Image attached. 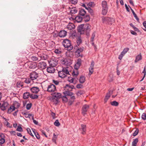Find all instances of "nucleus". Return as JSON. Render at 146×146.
Returning a JSON list of instances; mask_svg holds the SVG:
<instances>
[{
	"label": "nucleus",
	"mask_w": 146,
	"mask_h": 146,
	"mask_svg": "<svg viewBox=\"0 0 146 146\" xmlns=\"http://www.w3.org/2000/svg\"><path fill=\"white\" fill-rule=\"evenodd\" d=\"M89 106L87 104L84 105L82 108V113L84 115L86 114V112L89 108Z\"/></svg>",
	"instance_id": "ddd939ff"
},
{
	"label": "nucleus",
	"mask_w": 146,
	"mask_h": 146,
	"mask_svg": "<svg viewBox=\"0 0 146 146\" xmlns=\"http://www.w3.org/2000/svg\"><path fill=\"white\" fill-rule=\"evenodd\" d=\"M57 138V135H56L55 134V133L53 134V136L52 137V140L55 143H56V140Z\"/></svg>",
	"instance_id": "58836bf2"
},
{
	"label": "nucleus",
	"mask_w": 146,
	"mask_h": 146,
	"mask_svg": "<svg viewBox=\"0 0 146 146\" xmlns=\"http://www.w3.org/2000/svg\"><path fill=\"white\" fill-rule=\"evenodd\" d=\"M9 105L8 103L7 102H4L3 104L1 105V109L2 110L4 111L5 110Z\"/></svg>",
	"instance_id": "dca6fc26"
},
{
	"label": "nucleus",
	"mask_w": 146,
	"mask_h": 146,
	"mask_svg": "<svg viewBox=\"0 0 146 146\" xmlns=\"http://www.w3.org/2000/svg\"><path fill=\"white\" fill-rule=\"evenodd\" d=\"M17 130L19 132H21L23 131V129L21 126L19 125L17 129Z\"/></svg>",
	"instance_id": "09e8293b"
},
{
	"label": "nucleus",
	"mask_w": 146,
	"mask_h": 146,
	"mask_svg": "<svg viewBox=\"0 0 146 146\" xmlns=\"http://www.w3.org/2000/svg\"><path fill=\"white\" fill-rule=\"evenodd\" d=\"M138 141V138H136L134 139L132 142V146H136L137 143Z\"/></svg>",
	"instance_id": "473e14b6"
},
{
	"label": "nucleus",
	"mask_w": 146,
	"mask_h": 146,
	"mask_svg": "<svg viewBox=\"0 0 146 146\" xmlns=\"http://www.w3.org/2000/svg\"><path fill=\"white\" fill-rule=\"evenodd\" d=\"M54 67V66H49V67L47 68V72L51 73H54L55 70V69Z\"/></svg>",
	"instance_id": "a211bd4d"
},
{
	"label": "nucleus",
	"mask_w": 146,
	"mask_h": 146,
	"mask_svg": "<svg viewBox=\"0 0 146 146\" xmlns=\"http://www.w3.org/2000/svg\"><path fill=\"white\" fill-rule=\"evenodd\" d=\"M82 18L80 16H78L75 18V19L76 22L77 23H80L82 21Z\"/></svg>",
	"instance_id": "cd10ccee"
},
{
	"label": "nucleus",
	"mask_w": 146,
	"mask_h": 146,
	"mask_svg": "<svg viewBox=\"0 0 146 146\" xmlns=\"http://www.w3.org/2000/svg\"><path fill=\"white\" fill-rule=\"evenodd\" d=\"M83 19L86 22H88L90 20V17L89 15H86L84 17Z\"/></svg>",
	"instance_id": "f704fd0d"
},
{
	"label": "nucleus",
	"mask_w": 146,
	"mask_h": 146,
	"mask_svg": "<svg viewBox=\"0 0 146 146\" xmlns=\"http://www.w3.org/2000/svg\"><path fill=\"white\" fill-rule=\"evenodd\" d=\"M83 49L82 48H80L78 49L76 52V54H77V56H80V53L83 51Z\"/></svg>",
	"instance_id": "c756f323"
},
{
	"label": "nucleus",
	"mask_w": 146,
	"mask_h": 146,
	"mask_svg": "<svg viewBox=\"0 0 146 146\" xmlns=\"http://www.w3.org/2000/svg\"><path fill=\"white\" fill-rule=\"evenodd\" d=\"M77 11V10L75 8H72L70 11V13L71 14H75Z\"/></svg>",
	"instance_id": "c03bdc74"
},
{
	"label": "nucleus",
	"mask_w": 146,
	"mask_h": 146,
	"mask_svg": "<svg viewBox=\"0 0 146 146\" xmlns=\"http://www.w3.org/2000/svg\"><path fill=\"white\" fill-rule=\"evenodd\" d=\"M130 32L133 35H137V33H136L133 30H131L130 31Z\"/></svg>",
	"instance_id": "338daca9"
},
{
	"label": "nucleus",
	"mask_w": 146,
	"mask_h": 146,
	"mask_svg": "<svg viewBox=\"0 0 146 146\" xmlns=\"http://www.w3.org/2000/svg\"><path fill=\"white\" fill-rule=\"evenodd\" d=\"M102 13L103 15H105L107 13L108 9L107 2L106 1H102Z\"/></svg>",
	"instance_id": "20e7f679"
},
{
	"label": "nucleus",
	"mask_w": 146,
	"mask_h": 146,
	"mask_svg": "<svg viewBox=\"0 0 146 146\" xmlns=\"http://www.w3.org/2000/svg\"><path fill=\"white\" fill-rule=\"evenodd\" d=\"M32 106L31 103L27 104L26 105V108L27 110H29L31 108Z\"/></svg>",
	"instance_id": "49530a36"
},
{
	"label": "nucleus",
	"mask_w": 146,
	"mask_h": 146,
	"mask_svg": "<svg viewBox=\"0 0 146 146\" xmlns=\"http://www.w3.org/2000/svg\"><path fill=\"white\" fill-rule=\"evenodd\" d=\"M82 62L80 58H78L77 60V62L74 65V68L75 69L77 70L78 69L80 66Z\"/></svg>",
	"instance_id": "f3484780"
},
{
	"label": "nucleus",
	"mask_w": 146,
	"mask_h": 146,
	"mask_svg": "<svg viewBox=\"0 0 146 146\" xmlns=\"http://www.w3.org/2000/svg\"><path fill=\"white\" fill-rule=\"evenodd\" d=\"M30 94L29 92H26L24 93L23 95V98L24 99H26L30 97Z\"/></svg>",
	"instance_id": "c85d7f7f"
},
{
	"label": "nucleus",
	"mask_w": 146,
	"mask_h": 146,
	"mask_svg": "<svg viewBox=\"0 0 146 146\" xmlns=\"http://www.w3.org/2000/svg\"><path fill=\"white\" fill-rule=\"evenodd\" d=\"M26 66L30 69H34L37 66L35 62H28L25 63Z\"/></svg>",
	"instance_id": "0eeeda50"
},
{
	"label": "nucleus",
	"mask_w": 146,
	"mask_h": 146,
	"mask_svg": "<svg viewBox=\"0 0 146 146\" xmlns=\"http://www.w3.org/2000/svg\"><path fill=\"white\" fill-rule=\"evenodd\" d=\"M76 42L78 46H79L81 43L82 42V40L81 39V37L80 36L78 37L77 38Z\"/></svg>",
	"instance_id": "2f4dec72"
},
{
	"label": "nucleus",
	"mask_w": 146,
	"mask_h": 146,
	"mask_svg": "<svg viewBox=\"0 0 146 146\" xmlns=\"http://www.w3.org/2000/svg\"><path fill=\"white\" fill-rule=\"evenodd\" d=\"M52 82L56 85H58L59 83V82L58 81L54 80H52Z\"/></svg>",
	"instance_id": "052dcab7"
},
{
	"label": "nucleus",
	"mask_w": 146,
	"mask_h": 146,
	"mask_svg": "<svg viewBox=\"0 0 146 146\" xmlns=\"http://www.w3.org/2000/svg\"><path fill=\"white\" fill-rule=\"evenodd\" d=\"M111 104L113 106H116L118 105V103L116 101H113L110 102Z\"/></svg>",
	"instance_id": "c9c22d12"
},
{
	"label": "nucleus",
	"mask_w": 146,
	"mask_h": 146,
	"mask_svg": "<svg viewBox=\"0 0 146 146\" xmlns=\"http://www.w3.org/2000/svg\"><path fill=\"white\" fill-rule=\"evenodd\" d=\"M81 127L80 128V130L82 131V134H84L86 131V125L83 124H82L81 125Z\"/></svg>",
	"instance_id": "412c9836"
},
{
	"label": "nucleus",
	"mask_w": 146,
	"mask_h": 146,
	"mask_svg": "<svg viewBox=\"0 0 146 146\" xmlns=\"http://www.w3.org/2000/svg\"><path fill=\"white\" fill-rule=\"evenodd\" d=\"M5 141V140L4 138H1L0 139V144L1 145L4 143Z\"/></svg>",
	"instance_id": "4d7b16f0"
},
{
	"label": "nucleus",
	"mask_w": 146,
	"mask_h": 146,
	"mask_svg": "<svg viewBox=\"0 0 146 146\" xmlns=\"http://www.w3.org/2000/svg\"><path fill=\"white\" fill-rule=\"evenodd\" d=\"M139 129H137L133 133V135L135 136L137 135L138 133Z\"/></svg>",
	"instance_id": "6e6d98bb"
},
{
	"label": "nucleus",
	"mask_w": 146,
	"mask_h": 146,
	"mask_svg": "<svg viewBox=\"0 0 146 146\" xmlns=\"http://www.w3.org/2000/svg\"><path fill=\"white\" fill-rule=\"evenodd\" d=\"M31 59L33 61L39 60L38 56H33L31 57Z\"/></svg>",
	"instance_id": "e433bc0d"
},
{
	"label": "nucleus",
	"mask_w": 146,
	"mask_h": 146,
	"mask_svg": "<svg viewBox=\"0 0 146 146\" xmlns=\"http://www.w3.org/2000/svg\"><path fill=\"white\" fill-rule=\"evenodd\" d=\"M31 92L35 94H36L40 90L38 87H33L30 89Z\"/></svg>",
	"instance_id": "6ab92c4d"
},
{
	"label": "nucleus",
	"mask_w": 146,
	"mask_h": 146,
	"mask_svg": "<svg viewBox=\"0 0 146 146\" xmlns=\"http://www.w3.org/2000/svg\"><path fill=\"white\" fill-rule=\"evenodd\" d=\"M110 20V18L108 17H103L102 18V21L103 23H108L109 21Z\"/></svg>",
	"instance_id": "b1692460"
},
{
	"label": "nucleus",
	"mask_w": 146,
	"mask_h": 146,
	"mask_svg": "<svg viewBox=\"0 0 146 146\" xmlns=\"http://www.w3.org/2000/svg\"><path fill=\"white\" fill-rule=\"evenodd\" d=\"M86 11L84 9H80L79 13V15L82 16H84L86 15Z\"/></svg>",
	"instance_id": "bb28decb"
},
{
	"label": "nucleus",
	"mask_w": 146,
	"mask_h": 146,
	"mask_svg": "<svg viewBox=\"0 0 146 146\" xmlns=\"http://www.w3.org/2000/svg\"><path fill=\"white\" fill-rule=\"evenodd\" d=\"M61 62L62 64L66 66H69L71 64L70 60L66 58L62 59Z\"/></svg>",
	"instance_id": "9b49d317"
},
{
	"label": "nucleus",
	"mask_w": 146,
	"mask_h": 146,
	"mask_svg": "<svg viewBox=\"0 0 146 146\" xmlns=\"http://www.w3.org/2000/svg\"><path fill=\"white\" fill-rule=\"evenodd\" d=\"M85 77L84 76H81L79 79V82L80 83L83 84L85 82Z\"/></svg>",
	"instance_id": "7c9ffc66"
},
{
	"label": "nucleus",
	"mask_w": 146,
	"mask_h": 146,
	"mask_svg": "<svg viewBox=\"0 0 146 146\" xmlns=\"http://www.w3.org/2000/svg\"><path fill=\"white\" fill-rule=\"evenodd\" d=\"M78 0H70V2L73 4H76L78 2Z\"/></svg>",
	"instance_id": "864d4df0"
},
{
	"label": "nucleus",
	"mask_w": 146,
	"mask_h": 146,
	"mask_svg": "<svg viewBox=\"0 0 146 146\" xmlns=\"http://www.w3.org/2000/svg\"><path fill=\"white\" fill-rule=\"evenodd\" d=\"M67 33V32L65 30L61 31L59 33V36L60 37H64L66 36Z\"/></svg>",
	"instance_id": "aec40b11"
},
{
	"label": "nucleus",
	"mask_w": 146,
	"mask_h": 146,
	"mask_svg": "<svg viewBox=\"0 0 146 146\" xmlns=\"http://www.w3.org/2000/svg\"><path fill=\"white\" fill-rule=\"evenodd\" d=\"M37 55L39 58V60L41 59L45 60L47 58L46 55L41 52H38Z\"/></svg>",
	"instance_id": "9d476101"
},
{
	"label": "nucleus",
	"mask_w": 146,
	"mask_h": 146,
	"mask_svg": "<svg viewBox=\"0 0 146 146\" xmlns=\"http://www.w3.org/2000/svg\"><path fill=\"white\" fill-rule=\"evenodd\" d=\"M68 67L63 68L62 70L58 71V75L59 77L61 78H64L66 76V75H70L68 69Z\"/></svg>",
	"instance_id": "f03ea898"
},
{
	"label": "nucleus",
	"mask_w": 146,
	"mask_h": 146,
	"mask_svg": "<svg viewBox=\"0 0 146 146\" xmlns=\"http://www.w3.org/2000/svg\"><path fill=\"white\" fill-rule=\"evenodd\" d=\"M62 44L65 48H67L69 50H72L73 48L70 41L68 39L64 40Z\"/></svg>",
	"instance_id": "7ed1b4c3"
},
{
	"label": "nucleus",
	"mask_w": 146,
	"mask_h": 146,
	"mask_svg": "<svg viewBox=\"0 0 146 146\" xmlns=\"http://www.w3.org/2000/svg\"><path fill=\"white\" fill-rule=\"evenodd\" d=\"M52 100H54L56 98L55 100L56 101V104L58 102V100L59 99L62 97L61 94L58 92H53L52 93Z\"/></svg>",
	"instance_id": "39448f33"
},
{
	"label": "nucleus",
	"mask_w": 146,
	"mask_h": 146,
	"mask_svg": "<svg viewBox=\"0 0 146 146\" xmlns=\"http://www.w3.org/2000/svg\"><path fill=\"white\" fill-rule=\"evenodd\" d=\"M83 87V85L82 84H79L76 85V88H77L80 89L81 88Z\"/></svg>",
	"instance_id": "680f3d73"
},
{
	"label": "nucleus",
	"mask_w": 146,
	"mask_h": 146,
	"mask_svg": "<svg viewBox=\"0 0 146 146\" xmlns=\"http://www.w3.org/2000/svg\"><path fill=\"white\" fill-rule=\"evenodd\" d=\"M142 119L144 120L146 119V114L145 113H143L141 116Z\"/></svg>",
	"instance_id": "3c124183"
},
{
	"label": "nucleus",
	"mask_w": 146,
	"mask_h": 146,
	"mask_svg": "<svg viewBox=\"0 0 146 146\" xmlns=\"http://www.w3.org/2000/svg\"><path fill=\"white\" fill-rule=\"evenodd\" d=\"M130 7V8L131 9V11L132 12V13H133V15H134V17H135V18L136 19L137 21H139V19L137 17V15H136V14L135 13V12H134V11L131 8V7Z\"/></svg>",
	"instance_id": "4c0bfd02"
},
{
	"label": "nucleus",
	"mask_w": 146,
	"mask_h": 146,
	"mask_svg": "<svg viewBox=\"0 0 146 146\" xmlns=\"http://www.w3.org/2000/svg\"><path fill=\"white\" fill-rule=\"evenodd\" d=\"M129 50V48H126L124 49L123 51L121 52L120 54L119 55L118 57V59L121 60L122 59L123 56Z\"/></svg>",
	"instance_id": "f8f14e48"
},
{
	"label": "nucleus",
	"mask_w": 146,
	"mask_h": 146,
	"mask_svg": "<svg viewBox=\"0 0 146 146\" xmlns=\"http://www.w3.org/2000/svg\"><path fill=\"white\" fill-rule=\"evenodd\" d=\"M75 27V25L72 23H69L66 27L67 29L69 30H72Z\"/></svg>",
	"instance_id": "5701e85b"
},
{
	"label": "nucleus",
	"mask_w": 146,
	"mask_h": 146,
	"mask_svg": "<svg viewBox=\"0 0 146 146\" xmlns=\"http://www.w3.org/2000/svg\"><path fill=\"white\" fill-rule=\"evenodd\" d=\"M41 132H42V135H44V136H45L46 137V138L47 137H48L47 136L46 134V133H45V131L44 130H42L41 131Z\"/></svg>",
	"instance_id": "774afa93"
},
{
	"label": "nucleus",
	"mask_w": 146,
	"mask_h": 146,
	"mask_svg": "<svg viewBox=\"0 0 146 146\" xmlns=\"http://www.w3.org/2000/svg\"><path fill=\"white\" fill-rule=\"evenodd\" d=\"M38 68L44 69L46 68V63L44 62H41L36 64Z\"/></svg>",
	"instance_id": "6e6552de"
},
{
	"label": "nucleus",
	"mask_w": 146,
	"mask_h": 146,
	"mask_svg": "<svg viewBox=\"0 0 146 146\" xmlns=\"http://www.w3.org/2000/svg\"><path fill=\"white\" fill-rule=\"evenodd\" d=\"M61 98H62L63 101L65 102H67L68 101V99L65 96H62V97Z\"/></svg>",
	"instance_id": "5fc2aeb1"
},
{
	"label": "nucleus",
	"mask_w": 146,
	"mask_h": 146,
	"mask_svg": "<svg viewBox=\"0 0 146 146\" xmlns=\"http://www.w3.org/2000/svg\"><path fill=\"white\" fill-rule=\"evenodd\" d=\"M54 52L57 54H60L61 53V51L58 49H56L54 51Z\"/></svg>",
	"instance_id": "13d9d810"
},
{
	"label": "nucleus",
	"mask_w": 146,
	"mask_h": 146,
	"mask_svg": "<svg viewBox=\"0 0 146 146\" xmlns=\"http://www.w3.org/2000/svg\"><path fill=\"white\" fill-rule=\"evenodd\" d=\"M27 131L28 133L32 137H34V135L32 133L31 130L29 128H27Z\"/></svg>",
	"instance_id": "8fccbe9b"
},
{
	"label": "nucleus",
	"mask_w": 146,
	"mask_h": 146,
	"mask_svg": "<svg viewBox=\"0 0 146 146\" xmlns=\"http://www.w3.org/2000/svg\"><path fill=\"white\" fill-rule=\"evenodd\" d=\"M85 8L86 9L88 10V12L90 13L92 15H93V11L92 9L90 7L87 8L86 7Z\"/></svg>",
	"instance_id": "ea45409f"
},
{
	"label": "nucleus",
	"mask_w": 146,
	"mask_h": 146,
	"mask_svg": "<svg viewBox=\"0 0 146 146\" xmlns=\"http://www.w3.org/2000/svg\"><path fill=\"white\" fill-rule=\"evenodd\" d=\"M94 62L93 60H92L91 62L90 67L89 68V74L91 75L94 72Z\"/></svg>",
	"instance_id": "2eb2a0df"
},
{
	"label": "nucleus",
	"mask_w": 146,
	"mask_h": 146,
	"mask_svg": "<svg viewBox=\"0 0 146 146\" xmlns=\"http://www.w3.org/2000/svg\"><path fill=\"white\" fill-rule=\"evenodd\" d=\"M56 90V86L52 84H50L47 87V91L49 92H52L53 93Z\"/></svg>",
	"instance_id": "423d86ee"
},
{
	"label": "nucleus",
	"mask_w": 146,
	"mask_h": 146,
	"mask_svg": "<svg viewBox=\"0 0 146 146\" xmlns=\"http://www.w3.org/2000/svg\"><path fill=\"white\" fill-rule=\"evenodd\" d=\"M78 72L77 71L76 72L75 71H73L72 73V75L73 76H76L78 75Z\"/></svg>",
	"instance_id": "bf43d9fd"
},
{
	"label": "nucleus",
	"mask_w": 146,
	"mask_h": 146,
	"mask_svg": "<svg viewBox=\"0 0 146 146\" xmlns=\"http://www.w3.org/2000/svg\"><path fill=\"white\" fill-rule=\"evenodd\" d=\"M15 108L14 106L12 105L8 109L7 111V113H10L12 111L15 110Z\"/></svg>",
	"instance_id": "a878e982"
},
{
	"label": "nucleus",
	"mask_w": 146,
	"mask_h": 146,
	"mask_svg": "<svg viewBox=\"0 0 146 146\" xmlns=\"http://www.w3.org/2000/svg\"><path fill=\"white\" fill-rule=\"evenodd\" d=\"M67 87H69V88L73 89L74 88V86L72 85H70V84H66L65 87V88H66Z\"/></svg>",
	"instance_id": "37998d69"
},
{
	"label": "nucleus",
	"mask_w": 146,
	"mask_h": 146,
	"mask_svg": "<svg viewBox=\"0 0 146 146\" xmlns=\"http://www.w3.org/2000/svg\"><path fill=\"white\" fill-rule=\"evenodd\" d=\"M95 36V33L94 32L92 33V37H91V42H93L94 41Z\"/></svg>",
	"instance_id": "a18cd8bd"
},
{
	"label": "nucleus",
	"mask_w": 146,
	"mask_h": 146,
	"mask_svg": "<svg viewBox=\"0 0 146 146\" xmlns=\"http://www.w3.org/2000/svg\"><path fill=\"white\" fill-rule=\"evenodd\" d=\"M112 91L110 90L109 91V92L107 93L104 99V101L105 102H106L107 101L110 97L111 95L112 94Z\"/></svg>",
	"instance_id": "4be33fe9"
},
{
	"label": "nucleus",
	"mask_w": 146,
	"mask_h": 146,
	"mask_svg": "<svg viewBox=\"0 0 146 146\" xmlns=\"http://www.w3.org/2000/svg\"><path fill=\"white\" fill-rule=\"evenodd\" d=\"M38 74L35 72H33L30 74V78L32 80L36 79L38 77Z\"/></svg>",
	"instance_id": "4468645a"
},
{
	"label": "nucleus",
	"mask_w": 146,
	"mask_h": 146,
	"mask_svg": "<svg viewBox=\"0 0 146 146\" xmlns=\"http://www.w3.org/2000/svg\"><path fill=\"white\" fill-rule=\"evenodd\" d=\"M58 60L55 58L54 59H52L48 62L49 66L55 67L58 64Z\"/></svg>",
	"instance_id": "1a4fd4ad"
},
{
	"label": "nucleus",
	"mask_w": 146,
	"mask_h": 146,
	"mask_svg": "<svg viewBox=\"0 0 146 146\" xmlns=\"http://www.w3.org/2000/svg\"><path fill=\"white\" fill-rule=\"evenodd\" d=\"M84 93V92L83 91H78L77 93V94L79 96V95H81L82 94H83Z\"/></svg>",
	"instance_id": "69168bd1"
},
{
	"label": "nucleus",
	"mask_w": 146,
	"mask_h": 146,
	"mask_svg": "<svg viewBox=\"0 0 146 146\" xmlns=\"http://www.w3.org/2000/svg\"><path fill=\"white\" fill-rule=\"evenodd\" d=\"M22 114L23 115H25V116L26 118L28 117V114L27 113L25 112H22Z\"/></svg>",
	"instance_id": "e2e57ef3"
},
{
	"label": "nucleus",
	"mask_w": 146,
	"mask_h": 146,
	"mask_svg": "<svg viewBox=\"0 0 146 146\" xmlns=\"http://www.w3.org/2000/svg\"><path fill=\"white\" fill-rule=\"evenodd\" d=\"M90 27L89 24H86L85 25L84 24L80 25L78 26L77 31L80 34H85L87 36H89L90 31Z\"/></svg>",
	"instance_id": "f257e3e1"
},
{
	"label": "nucleus",
	"mask_w": 146,
	"mask_h": 146,
	"mask_svg": "<svg viewBox=\"0 0 146 146\" xmlns=\"http://www.w3.org/2000/svg\"><path fill=\"white\" fill-rule=\"evenodd\" d=\"M36 138L38 139H39L40 138V136L38 133H36L35 134Z\"/></svg>",
	"instance_id": "0e129e2a"
},
{
	"label": "nucleus",
	"mask_w": 146,
	"mask_h": 146,
	"mask_svg": "<svg viewBox=\"0 0 146 146\" xmlns=\"http://www.w3.org/2000/svg\"><path fill=\"white\" fill-rule=\"evenodd\" d=\"M30 97L31 98L34 99L37 98H38V95L36 94H30Z\"/></svg>",
	"instance_id": "72a5a7b5"
},
{
	"label": "nucleus",
	"mask_w": 146,
	"mask_h": 146,
	"mask_svg": "<svg viewBox=\"0 0 146 146\" xmlns=\"http://www.w3.org/2000/svg\"><path fill=\"white\" fill-rule=\"evenodd\" d=\"M130 25L131 27L135 31H137L138 30V29L134 26V25L131 23L130 24Z\"/></svg>",
	"instance_id": "603ef678"
},
{
	"label": "nucleus",
	"mask_w": 146,
	"mask_h": 146,
	"mask_svg": "<svg viewBox=\"0 0 146 146\" xmlns=\"http://www.w3.org/2000/svg\"><path fill=\"white\" fill-rule=\"evenodd\" d=\"M3 118L5 120L4 123L8 127L10 125V123L8 122V119L3 117Z\"/></svg>",
	"instance_id": "79ce46f5"
},
{
	"label": "nucleus",
	"mask_w": 146,
	"mask_h": 146,
	"mask_svg": "<svg viewBox=\"0 0 146 146\" xmlns=\"http://www.w3.org/2000/svg\"><path fill=\"white\" fill-rule=\"evenodd\" d=\"M142 56L141 54L140 53L139 55H137L134 61L135 62L137 63L138 61L142 59Z\"/></svg>",
	"instance_id": "393cba45"
},
{
	"label": "nucleus",
	"mask_w": 146,
	"mask_h": 146,
	"mask_svg": "<svg viewBox=\"0 0 146 146\" xmlns=\"http://www.w3.org/2000/svg\"><path fill=\"white\" fill-rule=\"evenodd\" d=\"M32 80L30 78H26L25 79V80L24 81V82L27 84H29L30 83Z\"/></svg>",
	"instance_id": "a19ab883"
},
{
	"label": "nucleus",
	"mask_w": 146,
	"mask_h": 146,
	"mask_svg": "<svg viewBox=\"0 0 146 146\" xmlns=\"http://www.w3.org/2000/svg\"><path fill=\"white\" fill-rule=\"evenodd\" d=\"M54 125L56 126H59L60 125V123H59L58 120H56L54 123Z\"/></svg>",
	"instance_id": "de8ad7c7"
}]
</instances>
